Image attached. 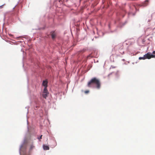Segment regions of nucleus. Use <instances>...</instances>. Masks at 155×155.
Returning <instances> with one entry per match:
<instances>
[{
    "label": "nucleus",
    "mask_w": 155,
    "mask_h": 155,
    "mask_svg": "<svg viewBox=\"0 0 155 155\" xmlns=\"http://www.w3.org/2000/svg\"><path fill=\"white\" fill-rule=\"evenodd\" d=\"M44 94H43L42 95V96L43 97L46 98L47 97V94H46V93H44Z\"/></svg>",
    "instance_id": "10"
},
{
    "label": "nucleus",
    "mask_w": 155,
    "mask_h": 155,
    "mask_svg": "<svg viewBox=\"0 0 155 155\" xmlns=\"http://www.w3.org/2000/svg\"><path fill=\"white\" fill-rule=\"evenodd\" d=\"M5 5V4H4L0 6V8H2L3 6H4Z\"/></svg>",
    "instance_id": "17"
},
{
    "label": "nucleus",
    "mask_w": 155,
    "mask_h": 155,
    "mask_svg": "<svg viewBox=\"0 0 155 155\" xmlns=\"http://www.w3.org/2000/svg\"><path fill=\"white\" fill-rule=\"evenodd\" d=\"M148 0H146L145 2V3L143 4V6H146L148 4H147V3L148 2Z\"/></svg>",
    "instance_id": "9"
},
{
    "label": "nucleus",
    "mask_w": 155,
    "mask_h": 155,
    "mask_svg": "<svg viewBox=\"0 0 155 155\" xmlns=\"http://www.w3.org/2000/svg\"><path fill=\"white\" fill-rule=\"evenodd\" d=\"M89 92V91H88V90H87V91H85L84 92V93H85V94H87Z\"/></svg>",
    "instance_id": "16"
},
{
    "label": "nucleus",
    "mask_w": 155,
    "mask_h": 155,
    "mask_svg": "<svg viewBox=\"0 0 155 155\" xmlns=\"http://www.w3.org/2000/svg\"><path fill=\"white\" fill-rule=\"evenodd\" d=\"M47 88V87H44L43 92L44 93L48 94V91Z\"/></svg>",
    "instance_id": "7"
},
{
    "label": "nucleus",
    "mask_w": 155,
    "mask_h": 155,
    "mask_svg": "<svg viewBox=\"0 0 155 155\" xmlns=\"http://www.w3.org/2000/svg\"><path fill=\"white\" fill-rule=\"evenodd\" d=\"M21 36H19V37H18L17 38H21Z\"/></svg>",
    "instance_id": "20"
},
{
    "label": "nucleus",
    "mask_w": 155,
    "mask_h": 155,
    "mask_svg": "<svg viewBox=\"0 0 155 155\" xmlns=\"http://www.w3.org/2000/svg\"><path fill=\"white\" fill-rule=\"evenodd\" d=\"M28 146V144L26 141V137H25L22 143L20 145L19 147V152L20 155H22L21 152L24 154H26L28 152L27 149Z\"/></svg>",
    "instance_id": "2"
},
{
    "label": "nucleus",
    "mask_w": 155,
    "mask_h": 155,
    "mask_svg": "<svg viewBox=\"0 0 155 155\" xmlns=\"http://www.w3.org/2000/svg\"><path fill=\"white\" fill-rule=\"evenodd\" d=\"M34 147H35V146H34L33 144H31L30 146V147L29 150V152H30V151H31L34 148Z\"/></svg>",
    "instance_id": "8"
},
{
    "label": "nucleus",
    "mask_w": 155,
    "mask_h": 155,
    "mask_svg": "<svg viewBox=\"0 0 155 155\" xmlns=\"http://www.w3.org/2000/svg\"><path fill=\"white\" fill-rule=\"evenodd\" d=\"M9 35H10V36H11L12 35V34H9Z\"/></svg>",
    "instance_id": "21"
},
{
    "label": "nucleus",
    "mask_w": 155,
    "mask_h": 155,
    "mask_svg": "<svg viewBox=\"0 0 155 155\" xmlns=\"http://www.w3.org/2000/svg\"><path fill=\"white\" fill-rule=\"evenodd\" d=\"M19 1L18 2L17 4L15 5V6L14 8L18 4Z\"/></svg>",
    "instance_id": "19"
},
{
    "label": "nucleus",
    "mask_w": 155,
    "mask_h": 155,
    "mask_svg": "<svg viewBox=\"0 0 155 155\" xmlns=\"http://www.w3.org/2000/svg\"><path fill=\"white\" fill-rule=\"evenodd\" d=\"M43 150H48L49 149V147L48 146L46 145L43 144Z\"/></svg>",
    "instance_id": "6"
},
{
    "label": "nucleus",
    "mask_w": 155,
    "mask_h": 155,
    "mask_svg": "<svg viewBox=\"0 0 155 155\" xmlns=\"http://www.w3.org/2000/svg\"><path fill=\"white\" fill-rule=\"evenodd\" d=\"M101 84L99 79L94 77L92 78L87 83V86L89 87H95L99 89L101 87Z\"/></svg>",
    "instance_id": "1"
},
{
    "label": "nucleus",
    "mask_w": 155,
    "mask_h": 155,
    "mask_svg": "<svg viewBox=\"0 0 155 155\" xmlns=\"http://www.w3.org/2000/svg\"><path fill=\"white\" fill-rule=\"evenodd\" d=\"M145 56H144V55L143 56V57H140L139 58V60H142V59H143V60H144V59H145Z\"/></svg>",
    "instance_id": "11"
},
{
    "label": "nucleus",
    "mask_w": 155,
    "mask_h": 155,
    "mask_svg": "<svg viewBox=\"0 0 155 155\" xmlns=\"http://www.w3.org/2000/svg\"><path fill=\"white\" fill-rule=\"evenodd\" d=\"M28 120H27V131L28 132L29 131V127H28Z\"/></svg>",
    "instance_id": "14"
},
{
    "label": "nucleus",
    "mask_w": 155,
    "mask_h": 155,
    "mask_svg": "<svg viewBox=\"0 0 155 155\" xmlns=\"http://www.w3.org/2000/svg\"><path fill=\"white\" fill-rule=\"evenodd\" d=\"M51 34L52 38L54 39L55 38V34L54 31H52L51 32Z\"/></svg>",
    "instance_id": "5"
},
{
    "label": "nucleus",
    "mask_w": 155,
    "mask_h": 155,
    "mask_svg": "<svg viewBox=\"0 0 155 155\" xmlns=\"http://www.w3.org/2000/svg\"><path fill=\"white\" fill-rule=\"evenodd\" d=\"M42 135H41L39 137H38L37 138L40 141H41L40 140L42 138Z\"/></svg>",
    "instance_id": "12"
},
{
    "label": "nucleus",
    "mask_w": 155,
    "mask_h": 155,
    "mask_svg": "<svg viewBox=\"0 0 155 155\" xmlns=\"http://www.w3.org/2000/svg\"><path fill=\"white\" fill-rule=\"evenodd\" d=\"M56 2H57L56 0H54V5H55L56 7V6L58 7V5H57V4Z\"/></svg>",
    "instance_id": "13"
},
{
    "label": "nucleus",
    "mask_w": 155,
    "mask_h": 155,
    "mask_svg": "<svg viewBox=\"0 0 155 155\" xmlns=\"http://www.w3.org/2000/svg\"><path fill=\"white\" fill-rule=\"evenodd\" d=\"M144 56L146 59H150L151 58H155V55L152 54L150 52L145 54L144 55Z\"/></svg>",
    "instance_id": "3"
},
{
    "label": "nucleus",
    "mask_w": 155,
    "mask_h": 155,
    "mask_svg": "<svg viewBox=\"0 0 155 155\" xmlns=\"http://www.w3.org/2000/svg\"><path fill=\"white\" fill-rule=\"evenodd\" d=\"M153 55H155V51H153L152 52V54Z\"/></svg>",
    "instance_id": "18"
},
{
    "label": "nucleus",
    "mask_w": 155,
    "mask_h": 155,
    "mask_svg": "<svg viewBox=\"0 0 155 155\" xmlns=\"http://www.w3.org/2000/svg\"><path fill=\"white\" fill-rule=\"evenodd\" d=\"M28 108H29V107L28 106H27L25 107V108L27 109V114L28 113Z\"/></svg>",
    "instance_id": "15"
},
{
    "label": "nucleus",
    "mask_w": 155,
    "mask_h": 155,
    "mask_svg": "<svg viewBox=\"0 0 155 155\" xmlns=\"http://www.w3.org/2000/svg\"><path fill=\"white\" fill-rule=\"evenodd\" d=\"M42 85L44 87H47L48 85V81L47 80H43L42 83Z\"/></svg>",
    "instance_id": "4"
}]
</instances>
